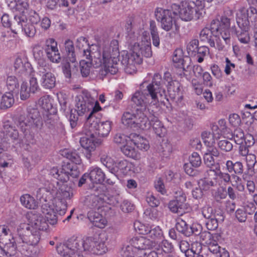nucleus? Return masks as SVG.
I'll return each instance as SVG.
<instances>
[{
    "label": "nucleus",
    "mask_w": 257,
    "mask_h": 257,
    "mask_svg": "<svg viewBox=\"0 0 257 257\" xmlns=\"http://www.w3.org/2000/svg\"><path fill=\"white\" fill-rule=\"evenodd\" d=\"M60 154L73 163L64 164L59 168L53 167L50 170V175L62 183L58 181L49 182L45 187L39 189L37 196L45 201H52L56 210L61 215H64L67 210V201L73 196L72 188L65 183L69 180V176H79V171L76 165L81 163V159L75 150L64 149L60 151Z\"/></svg>",
    "instance_id": "f257e3e1"
},
{
    "label": "nucleus",
    "mask_w": 257,
    "mask_h": 257,
    "mask_svg": "<svg viewBox=\"0 0 257 257\" xmlns=\"http://www.w3.org/2000/svg\"><path fill=\"white\" fill-rule=\"evenodd\" d=\"M39 198L45 202L41 206V211L45 218L36 211H28L26 214L28 223L21 224L18 228L17 249L25 255L36 254L35 246L41 239L42 232L49 231L48 222L52 225H56L58 222L57 213L61 215L56 210L52 201H45Z\"/></svg>",
    "instance_id": "f03ea898"
},
{
    "label": "nucleus",
    "mask_w": 257,
    "mask_h": 257,
    "mask_svg": "<svg viewBox=\"0 0 257 257\" xmlns=\"http://www.w3.org/2000/svg\"><path fill=\"white\" fill-rule=\"evenodd\" d=\"M76 46L83 50L86 58L93 57L94 61L98 65H102L107 74L114 75L117 72L119 54L117 40H112L109 44L104 43L97 47L95 52H92L86 38L80 37L77 39Z\"/></svg>",
    "instance_id": "7ed1b4c3"
},
{
    "label": "nucleus",
    "mask_w": 257,
    "mask_h": 257,
    "mask_svg": "<svg viewBox=\"0 0 257 257\" xmlns=\"http://www.w3.org/2000/svg\"><path fill=\"white\" fill-rule=\"evenodd\" d=\"M230 20L225 16H222L220 20H213L210 24V29L203 28L200 33L201 41L207 42L210 47H215V35H220L226 44L230 41Z\"/></svg>",
    "instance_id": "20e7f679"
},
{
    "label": "nucleus",
    "mask_w": 257,
    "mask_h": 257,
    "mask_svg": "<svg viewBox=\"0 0 257 257\" xmlns=\"http://www.w3.org/2000/svg\"><path fill=\"white\" fill-rule=\"evenodd\" d=\"M236 21L241 31H236L235 33L238 41L242 44H248L250 41L248 30L250 23L255 28L257 27V10L253 7L248 8L241 7L236 13Z\"/></svg>",
    "instance_id": "39448f33"
},
{
    "label": "nucleus",
    "mask_w": 257,
    "mask_h": 257,
    "mask_svg": "<svg viewBox=\"0 0 257 257\" xmlns=\"http://www.w3.org/2000/svg\"><path fill=\"white\" fill-rule=\"evenodd\" d=\"M205 4L200 0L183 1L180 5L173 4L171 8L185 22L197 21L202 19L206 14Z\"/></svg>",
    "instance_id": "423d86ee"
},
{
    "label": "nucleus",
    "mask_w": 257,
    "mask_h": 257,
    "mask_svg": "<svg viewBox=\"0 0 257 257\" xmlns=\"http://www.w3.org/2000/svg\"><path fill=\"white\" fill-rule=\"evenodd\" d=\"M26 117L21 116L19 118L18 125L29 143H34V136L30 134V130L33 127L41 128L43 120L40 112L36 108L29 106L27 109Z\"/></svg>",
    "instance_id": "0eeeda50"
},
{
    "label": "nucleus",
    "mask_w": 257,
    "mask_h": 257,
    "mask_svg": "<svg viewBox=\"0 0 257 257\" xmlns=\"http://www.w3.org/2000/svg\"><path fill=\"white\" fill-rule=\"evenodd\" d=\"M152 55L151 45L150 41H146L141 46L139 44L134 46V51L129 54H126L121 60L122 64L125 66V72L132 74L136 71V65L142 63V56L149 58Z\"/></svg>",
    "instance_id": "6e6552de"
},
{
    "label": "nucleus",
    "mask_w": 257,
    "mask_h": 257,
    "mask_svg": "<svg viewBox=\"0 0 257 257\" xmlns=\"http://www.w3.org/2000/svg\"><path fill=\"white\" fill-rule=\"evenodd\" d=\"M154 242L149 238L139 236L131 238L128 244L122 249V257H142L144 251L152 249Z\"/></svg>",
    "instance_id": "1a4fd4ad"
},
{
    "label": "nucleus",
    "mask_w": 257,
    "mask_h": 257,
    "mask_svg": "<svg viewBox=\"0 0 257 257\" xmlns=\"http://www.w3.org/2000/svg\"><path fill=\"white\" fill-rule=\"evenodd\" d=\"M121 201V198L118 194L107 193L100 196L91 194L86 197L85 204L89 208L99 209L106 204L117 206Z\"/></svg>",
    "instance_id": "9d476101"
},
{
    "label": "nucleus",
    "mask_w": 257,
    "mask_h": 257,
    "mask_svg": "<svg viewBox=\"0 0 257 257\" xmlns=\"http://www.w3.org/2000/svg\"><path fill=\"white\" fill-rule=\"evenodd\" d=\"M122 123L128 127L140 128L142 130L147 129L149 126L148 117L138 108L135 114L129 112L123 113L121 117Z\"/></svg>",
    "instance_id": "9b49d317"
},
{
    "label": "nucleus",
    "mask_w": 257,
    "mask_h": 257,
    "mask_svg": "<svg viewBox=\"0 0 257 257\" xmlns=\"http://www.w3.org/2000/svg\"><path fill=\"white\" fill-rule=\"evenodd\" d=\"M134 227L136 232L140 234L146 235L155 244L164 238L163 231L160 226L148 223H143L139 220L134 222Z\"/></svg>",
    "instance_id": "f8f14e48"
},
{
    "label": "nucleus",
    "mask_w": 257,
    "mask_h": 257,
    "mask_svg": "<svg viewBox=\"0 0 257 257\" xmlns=\"http://www.w3.org/2000/svg\"><path fill=\"white\" fill-rule=\"evenodd\" d=\"M177 15L172 9L171 10L157 8L155 11L157 21L161 23V28L166 31H169L172 29Z\"/></svg>",
    "instance_id": "ddd939ff"
},
{
    "label": "nucleus",
    "mask_w": 257,
    "mask_h": 257,
    "mask_svg": "<svg viewBox=\"0 0 257 257\" xmlns=\"http://www.w3.org/2000/svg\"><path fill=\"white\" fill-rule=\"evenodd\" d=\"M164 79L167 82L166 86L170 99L177 103L180 102L183 98L180 83L177 80H172L169 72L165 73Z\"/></svg>",
    "instance_id": "4468645a"
},
{
    "label": "nucleus",
    "mask_w": 257,
    "mask_h": 257,
    "mask_svg": "<svg viewBox=\"0 0 257 257\" xmlns=\"http://www.w3.org/2000/svg\"><path fill=\"white\" fill-rule=\"evenodd\" d=\"M94 99L87 92H83L78 97L76 104V110L79 116L88 114L91 110Z\"/></svg>",
    "instance_id": "2eb2a0df"
},
{
    "label": "nucleus",
    "mask_w": 257,
    "mask_h": 257,
    "mask_svg": "<svg viewBox=\"0 0 257 257\" xmlns=\"http://www.w3.org/2000/svg\"><path fill=\"white\" fill-rule=\"evenodd\" d=\"M72 239H69L66 242L60 243L56 246V250L62 257H84L82 250L77 248V246L70 244L72 243Z\"/></svg>",
    "instance_id": "dca6fc26"
},
{
    "label": "nucleus",
    "mask_w": 257,
    "mask_h": 257,
    "mask_svg": "<svg viewBox=\"0 0 257 257\" xmlns=\"http://www.w3.org/2000/svg\"><path fill=\"white\" fill-rule=\"evenodd\" d=\"M98 234H95L91 236H86L81 239V238L77 237L75 239H72L73 242L70 245L77 246V248L82 251H85L92 254L94 245L95 244L97 238Z\"/></svg>",
    "instance_id": "f3484780"
},
{
    "label": "nucleus",
    "mask_w": 257,
    "mask_h": 257,
    "mask_svg": "<svg viewBox=\"0 0 257 257\" xmlns=\"http://www.w3.org/2000/svg\"><path fill=\"white\" fill-rule=\"evenodd\" d=\"M44 49L49 60L58 63L61 61V55L58 48L57 42L53 38H48L45 41Z\"/></svg>",
    "instance_id": "a211bd4d"
},
{
    "label": "nucleus",
    "mask_w": 257,
    "mask_h": 257,
    "mask_svg": "<svg viewBox=\"0 0 257 257\" xmlns=\"http://www.w3.org/2000/svg\"><path fill=\"white\" fill-rule=\"evenodd\" d=\"M50 69L49 65L45 64L40 65L38 67V73L42 75L41 80V85L43 87L47 89L53 88L55 85L56 78L54 75L48 72Z\"/></svg>",
    "instance_id": "6ab92c4d"
},
{
    "label": "nucleus",
    "mask_w": 257,
    "mask_h": 257,
    "mask_svg": "<svg viewBox=\"0 0 257 257\" xmlns=\"http://www.w3.org/2000/svg\"><path fill=\"white\" fill-rule=\"evenodd\" d=\"M135 166L128 161L123 159L115 163L113 171L118 175L124 176L135 172Z\"/></svg>",
    "instance_id": "aec40b11"
},
{
    "label": "nucleus",
    "mask_w": 257,
    "mask_h": 257,
    "mask_svg": "<svg viewBox=\"0 0 257 257\" xmlns=\"http://www.w3.org/2000/svg\"><path fill=\"white\" fill-rule=\"evenodd\" d=\"M132 100L136 105L140 107V109L138 108L140 110L144 112L147 115V109L151 102L150 99L145 93L140 90L136 91L132 97Z\"/></svg>",
    "instance_id": "412c9836"
},
{
    "label": "nucleus",
    "mask_w": 257,
    "mask_h": 257,
    "mask_svg": "<svg viewBox=\"0 0 257 257\" xmlns=\"http://www.w3.org/2000/svg\"><path fill=\"white\" fill-rule=\"evenodd\" d=\"M90 210L87 213V217L90 222L94 226L104 228L107 224V220L106 218L96 212V209L89 208ZM97 210H98L97 209Z\"/></svg>",
    "instance_id": "4be33fe9"
},
{
    "label": "nucleus",
    "mask_w": 257,
    "mask_h": 257,
    "mask_svg": "<svg viewBox=\"0 0 257 257\" xmlns=\"http://www.w3.org/2000/svg\"><path fill=\"white\" fill-rule=\"evenodd\" d=\"M99 119L89 115L83 127V133L87 136L97 137Z\"/></svg>",
    "instance_id": "5701e85b"
},
{
    "label": "nucleus",
    "mask_w": 257,
    "mask_h": 257,
    "mask_svg": "<svg viewBox=\"0 0 257 257\" xmlns=\"http://www.w3.org/2000/svg\"><path fill=\"white\" fill-rule=\"evenodd\" d=\"M95 137L94 136H85L82 137L80 139V144L81 146L85 150V156L88 159L91 157L92 152L95 151L96 149V144L97 143Z\"/></svg>",
    "instance_id": "b1692460"
},
{
    "label": "nucleus",
    "mask_w": 257,
    "mask_h": 257,
    "mask_svg": "<svg viewBox=\"0 0 257 257\" xmlns=\"http://www.w3.org/2000/svg\"><path fill=\"white\" fill-rule=\"evenodd\" d=\"M147 92L145 94L146 96L150 99V102L154 105L159 102L158 94L160 96H163V94L165 95V90L162 89V87H159L158 85H154L153 84H149L146 88Z\"/></svg>",
    "instance_id": "393cba45"
},
{
    "label": "nucleus",
    "mask_w": 257,
    "mask_h": 257,
    "mask_svg": "<svg viewBox=\"0 0 257 257\" xmlns=\"http://www.w3.org/2000/svg\"><path fill=\"white\" fill-rule=\"evenodd\" d=\"M148 123L149 126L146 130H148L152 127L153 132L158 137L162 138L165 136L167 130L166 127L159 118L152 115L148 117Z\"/></svg>",
    "instance_id": "a878e982"
},
{
    "label": "nucleus",
    "mask_w": 257,
    "mask_h": 257,
    "mask_svg": "<svg viewBox=\"0 0 257 257\" xmlns=\"http://www.w3.org/2000/svg\"><path fill=\"white\" fill-rule=\"evenodd\" d=\"M97 242H95L93 254L102 255L106 253L108 248L105 244L108 239V236L105 232H101L98 234Z\"/></svg>",
    "instance_id": "bb28decb"
},
{
    "label": "nucleus",
    "mask_w": 257,
    "mask_h": 257,
    "mask_svg": "<svg viewBox=\"0 0 257 257\" xmlns=\"http://www.w3.org/2000/svg\"><path fill=\"white\" fill-rule=\"evenodd\" d=\"M208 250L214 254H217L218 257H229L228 251L224 248H221L218 244V236L212 239L206 245Z\"/></svg>",
    "instance_id": "cd10ccee"
},
{
    "label": "nucleus",
    "mask_w": 257,
    "mask_h": 257,
    "mask_svg": "<svg viewBox=\"0 0 257 257\" xmlns=\"http://www.w3.org/2000/svg\"><path fill=\"white\" fill-rule=\"evenodd\" d=\"M203 143L207 148V149L216 148L215 147V141L220 139V134L212 131V133L203 132L201 134Z\"/></svg>",
    "instance_id": "c85d7f7f"
},
{
    "label": "nucleus",
    "mask_w": 257,
    "mask_h": 257,
    "mask_svg": "<svg viewBox=\"0 0 257 257\" xmlns=\"http://www.w3.org/2000/svg\"><path fill=\"white\" fill-rule=\"evenodd\" d=\"M14 65L15 70H19V72H21L24 76L34 75V70L31 64L28 62H24L21 58L17 57L15 59Z\"/></svg>",
    "instance_id": "c756f323"
},
{
    "label": "nucleus",
    "mask_w": 257,
    "mask_h": 257,
    "mask_svg": "<svg viewBox=\"0 0 257 257\" xmlns=\"http://www.w3.org/2000/svg\"><path fill=\"white\" fill-rule=\"evenodd\" d=\"M210 177L217 181V185H220L222 183H229L231 180L230 175L226 173L221 172L220 169H209Z\"/></svg>",
    "instance_id": "7c9ffc66"
},
{
    "label": "nucleus",
    "mask_w": 257,
    "mask_h": 257,
    "mask_svg": "<svg viewBox=\"0 0 257 257\" xmlns=\"http://www.w3.org/2000/svg\"><path fill=\"white\" fill-rule=\"evenodd\" d=\"M4 133L6 138L13 142L21 140L18 130L9 121L5 122L4 124Z\"/></svg>",
    "instance_id": "2f4dec72"
},
{
    "label": "nucleus",
    "mask_w": 257,
    "mask_h": 257,
    "mask_svg": "<svg viewBox=\"0 0 257 257\" xmlns=\"http://www.w3.org/2000/svg\"><path fill=\"white\" fill-rule=\"evenodd\" d=\"M89 178L92 183L101 184L105 180V174L97 167H92L89 169Z\"/></svg>",
    "instance_id": "473e14b6"
},
{
    "label": "nucleus",
    "mask_w": 257,
    "mask_h": 257,
    "mask_svg": "<svg viewBox=\"0 0 257 257\" xmlns=\"http://www.w3.org/2000/svg\"><path fill=\"white\" fill-rule=\"evenodd\" d=\"M255 207L253 204L246 205L244 208H238L235 212V217L238 221L244 222L247 219V214H252L254 213Z\"/></svg>",
    "instance_id": "72a5a7b5"
},
{
    "label": "nucleus",
    "mask_w": 257,
    "mask_h": 257,
    "mask_svg": "<svg viewBox=\"0 0 257 257\" xmlns=\"http://www.w3.org/2000/svg\"><path fill=\"white\" fill-rule=\"evenodd\" d=\"M131 142L134 146H136L141 151H147L150 148L149 141L139 135L133 134Z\"/></svg>",
    "instance_id": "f704fd0d"
},
{
    "label": "nucleus",
    "mask_w": 257,
    "mask_h": 257,
    "mask_svg": "<svg viewBox=\"0 0 257 257\" xmlns=\"http://www.w3.org/2000/svg\"><path fill=\"white\" fill-rule=\"evenodd\" d=\"M205 177L200 179L198 181L199 187L202 190L207 191L210 189L211 187L217 185V181L211 178L209 175V169L206 171Z\"/></svg>",
    "instance_id": "c9c22d12"
},
{
    "label": "nucleus",
    "mask_w": 257,
    "mask_h": 257,
    "mask_svg": "<svg viewBox=\"0 0 257 257\" xmlns=\"http://www.w3.org/2000/svg\"><path fill=\"white\" fill-rule=\"evenodd\" d=\"M20 200L22 205L27 209H36L38 207L37 201L29 194L22 195Z\"/></svg>",
    "instance_id": "e433bc0d"
},
{
    "label": "nucleus",
    "mask_w": 257,
    "mask_h": 257,
    "mask_svg": "<svg viewBox=\"0 0 257 257\" xmlns=\"http://www.w3.org/2000/svg\"><path fill=\"white\" fill-rule=\"evenodd\" d=\"M17 246L12 242L0 244V257H7L15 254Z\"/></svg>",
    "instance_id": "4c0bfd02"
},
{
    "label": "nucleus",
    "mask_w": 257,
    "mask_h": 257,
    "mask_svg": "<svg viewBox=\"0 0 257 257\" xmlns=\"http://www.w3.org/2000/svg\"><path fill=\"white\" fill-rule=\"evenodd\" d=\"M86 59H88V61L81 60L79 62L80 72L83 77H87L89 75L92 62L95 63L96 67L101 66L104 68L102 65H98L94 61L93 57H91ZM103 69H104V68H103ZM104 70L105 71V70Z\"/></svg>",
    "instance_id": "58836bf2"
},
{
    "label": "nucleus",
    "mask_w": 257,
    "mask_h": 257,
    "mask_svg": "<svg viewBox=\"0 0 257 257\" xmlns=\"http://www.w3.org/2000/svg\"><path fill=\"white\" fill-rule=\"evenodd\" d=\"M64 47L67 54V61L74 63V66H76V59L73 41L70 39H67L65 41Z\"/></svg>",
    "instance_id": "ea45409f"
},
{
    "label": "nucleus",
    "mask_w": 257,
    "mask_h": 257,
    "mask_svg": "<svg viewBox=\"0 0 257 257\" xmlns=\"http://www.w3.org/2000/svg\"><path fill=\"white\" fill-rule=\"evenodd\" d=\"M149 25V30L151 35L152 44L154 46L159 48L160 44V38L156 22L154 20H151Z\"/></svg>",
    "instance_id": "a19ab883"
},
{
    "label": "nucleus",
    "mask_w": 257,
    "mask_h": 257,
    "mask_svg": "<svg viewBox=\"0 0 257 257\" xmlns=\"http://www.w3.org/2000/svg\"><path fill=\"white\" fill-rule=\"evenodd\" d=\"M37 104L46 111L47 115L51 114L50 111L53 108L50 95H45L41 97L38 100Z\"/></svg>",
    "instance_id": "79ce46f5"
},
{
    "label": "nucleus",
    "mask_w": 257,
    "mask_h": 257,
    "mask_svg": "<svg viewBox=\"0 0 257 257\" xmlns=\"http://www.w3.org/2000/svg\"><path fill=\"white\" fill-rule=\"evenodd\" d=\"M10 230L6 225H0V243L12 242L16 243L14 238L10 234Z\"/></svg>",
    "instance_id": "37998d69"
},
{
    "label": "nucleus",
    "mask_w": 257,
    "mask_h": 257,
    "mask_svg": "<svg viewBox=\"0 0 257 257\" xmlns=\"http://www.w3.org/2000/svg\"><path fill=\"white\" fill-rule=\"evenodd\" d=\"M15 102L13 94L11 92H7L4 94L1 93V109L11 107Z\"/></svg>",
    "instance_id": "c03bdc74"
},
{
    "label": "nucleus",
    "mask_w": 257,
    "mask_h": 257,
    "mask_svg": "<svg viewBox=\"0 0 257 257\" xmlns=\"http://www.w3.org/2000/svg\"><path fill=\"white\" fill-rule=\"evenodd\" d=\"M15 20L16 22L14 23V29L11 28L12 32L15 34H17L18 31L23 30V27L28 24V19L23 13L20 16H15Z\"/></svg>",
    "instance_id": "a18cd8bd"
},
{
    "label": "nucleus",
    "mask_w": 257,
    "mask_h": 257,
    "mask_svg": "<svg viewBox=\"0 0 257 257\" xmlns=\"http://www.w3.org/2000/svg\"><path fill=\"white\" fill-rule=\"evenodd\" d=\"M120 149L122 153L127 157L135 160L138 159L139 157L138 152L134 148L133 143H127L121 146Z\"/></svg>",
    "instance_id": "49530a36"
},
{
    "label": "nucleus",
    "mask_w": 257,
    "mask_h": 257,
    "mask_svg": "<svg viewBox=\"0 0 257 257\" xmlns=\"http://www.w3.org/2000/svg\"><path fill=\"white\" fill-rule=\"evenodd\" d=\"M112 122L106 120L104 121H98L97 136L102 137H107L111 130Z\"/></svg>",
    "instance_id": "de8ad7c7"
},
{
    "label": "nucleus",
    "mask_w": 257,
    "mask_h": 257,
    "mask_svg": "<svg viewBox=\"0 0 257 257\" xmlns=\"http://www.w3.org/2000/svg\"><path fill=\"white\" fill-rule=\"evenodd\" d=\"M219 152L217 148L207 149L204 155V163L208 166H211L214 164V157H218Z\"/></svg>",
    "instance_id": "09e8293b"
},
{
    "label": "nucleus",
    "mask_w": 257,
    "mask_h": 257,
    "mask_svg": "<svg viewBox=\"0 0 257 257\" xmlns=\"http://www.w3.org/2000/svg\"><path fill=\"white\" fill-rule=\"evenodd\" d=\"M6 86L11 92H18L20 83L17 78L13 75L8 76L6 80Z\"/></svg>",
    "instance_id": "8fccbe9b"
},
{
    "label": "nucleus",
    "mask_w": 257,
    "mask_h": 257,
    "mask_svg": "<svg viewBox=\"0 0 257 257\" xmlns=\"http://www.w3.org/2000/svg\"><path fill=\"white\" fill-rule=\"evenodd\" d=\"M192 232L195 235H200V240L203 243H205L206 245L210 241L212 240V239H214L216 238V234H212L209 231H204L202 232H200L198 230L194 231V227H191Z\"/></svg>",
    "instance_id": "3c124183"
},
{
    "label": "nucleus",
    "mask_w": 257,
    "mask_h": 257,
    "mask_svg": "<svg viewBox=\"0 0 257 257\" xmlns=\"http://www.w3.org/2000/svg\"><path fill=\"white\" fill-rule=\"evenodd\" d=\"M230 183L232 186L239 192H243L245 189V182L239 176L232 175Z\"/></svg>",
    "instance_id": "603ef678"
},
{
    "label": "nucleus",
    "mask_w": 257,
    "mask_h": 257,
    "mask_svg": "<svg viewBox=\"0 0 257 257\" xmlns=\"http://www.w3.org/2000/svg\"><path fill=\"white\" fill-rule=\"evenodd\" d=\"M13 164V160L12 157L8 154H4L0 158V177L2 176V169L4 170L6 168L11 166Z\"/></svg>",
    "instance_id": "864d4df0"
},
{
    "label": "nucleus",
    "mask_w": 257,
    "mask_h": 257,
    "mask_svg": "<svg viewBox=\"0 0 257 257\" xmlns=\"http://www.w3.org/2000/svg\"><path fill=\"white\" fill-rule=\"evenodd\" d=\"M209 53V48L207 46H202L199 47L196 53V55H194V56H196L197 62L201 63Z\"/></svg>",
    "instance_id": "5fc2aeb1"
},
{
    "label": "nucleus",
    "mask_w": 257,
    "mask_h": 257,
    "mask_svg": "<svg viewBox=\"0 0 257 257\" xmlns=\"http://www.w3.org/2000/svg\"><path fill=\"white\" fill-rule=\"evenodd\" d=\"M176 228L179 232L186 236L190 235V232L188 231V226L187 223L182 219L178 218L176 220Z\"/></svg>",
    "instance_id": "6e6d98bb"
},
{
    "label": "nucleus",
    "mask_w": 257,
    "mask_h": 257,
    "mask_svg": "<svg viewBox=\"0 0 257 257\" xmlns=\"http://www.w3.org/2000/svg\"><path fill=\"white\" fill-rule=\"evenodd\" d=\"M226 121L224 119H219L217 124L213 123L211 125L212 131L220 134V137L226 132Z\"/></svg>",
    "instance_id": "4d7b16f0"
},
{
    "label": "nucleus",
    "mask_w": 257,
    "mask_h": 257,
    "mask_svg": "<svg viewBox=\"0 0 257 257\" xmlns=\"http://www.w3.org/2000/svg\"><path fill=\"white\" fill-rule=\"evenodd\" d=\"M133 134H131L130 136H127L122 134H116L114 137V142L116 144L124 146V145L127 143H132L131 140Z\"/></svg>",
    "instance_id": "13d9d810"
},
{
    "label": "nucleus",
    "mask_w": 257,
    "mask_h": 257,
    "mask_svg": "<svg viewBox=\"0 0 257 257\" xmlns=\"http://www.w3.org/2000/svg\"><path fill=\"white\" fill-rule=\"evenodd\" d=\"M172 61L176 67H180L183 64V53L181 49H176L173 53Z\"/></svg>",
    "instance_id": "bf43d9fd"
},
{
    "label": "nucleus",
    "mask_w": 257,
    "mask_h": 257,
    "mask_svg": "<svg viewBox=\"0 0 257 257\" xmlns=\"http://www.w3.org/2000/svg\"><path fill=\"white\" fill-rule=\"evenodd\" d=\"M160 248H157L156 249L159 252H164L166 253H171L174 250V246L172 243L168 240H163L160 245Z\"/></svg>",
    "instance_id": "052dcab7"
},
{
    "label": "nucleus",
    "mask_w": 257,
    "mask_h": 257,
    "mask_svg": "<svg viewBox=\"0 0 257 257\" xmlns=\"http://www.w3.org/2000/svg\"><path fill=\"white\" fill-rule=\"evenodd\" d=\"M220 35H215L214 41L215 43V48L219 51H224L226 50V47H229L231 43V35L230 34V41L229 44H226L224 40L222 39L223 41L220 39Z\"/></svg>",
    "instance_id": "680f3d73"
},
{
    "label": "nucleus",
    "mask_w": 257,
    "mask_h": 257,
    "mask_svg": "<svg viewBox=\"0 0 257 257\" xmlns=\"http://www.w3.org/2000/svg\"><path fill=\"white\" fill-rule=\"evenodd\" d=\"M100 161L106 167L113 170L115 163L113 159L107 154L101 153L100 155Z\"/></svg>",
    "instance_id": "e2e57ef3"
},
{
    "label": "nucleus",
    "mask_w": 257,
    "mask_h": 257,
    "mask_svg": "<svg viewBox=\"0 0 257 257\" xmlns=\"http://www.w3.org/2000/svg\"><path fill=\"white\" fill-rule=\"evenodd\" d=\"M29 8L28 0H17L14 11L24 13Z\"/></svg>",
    "instance_id": "0e129e2a"
},
{
    "label": "nucleus",
    "mask_w": 257,
    "mask_h": 257,
    "mask_svg": "<svg viewBox=\"0 0 257 257\" xmlns=\"http://www.w3.org/2000/svg\"><path fill=\"white\" fill-rule=\"evenodd\" d=\"M244 134L243 131L240 128H236L231 135L235 143L237 145H241L244 142Z\"/></svg>",
    "instance_id": "69168bd1"
},
{
    "label": "nucleus",
    "mask_w": 257,
    "mask_h": 257,
    "mask_svg": "<svg viewBox=\"0 0 257 257\" xmlns=\"http://www.w3.org/2000/svg\"><path fill=\"white\" fill-rule=\"evenodd\" d=\"M168 207L172 212L178 213L181 212L185 206L176 200H173L169 202Z\"/></svg>",
    "instance_id": "338daca9"
},
{
    "label": "nucleus",
    "mask_w": 257,
    "mask_h": 257,
    "mask_svg": "<svg viewBox=\"0 0 257 257\" xmlns=\"http://www.w3.org/2000/svg\"><path fill=\"white\" fill-rule=\"evenodd\" d=\"M199 41L198 40L194 39L191 40L187 46V50L189 55L191 56L196 55V53L198 50Z\"/></svg>",
    "instance_id": "774afa93"
}]
</instances>
